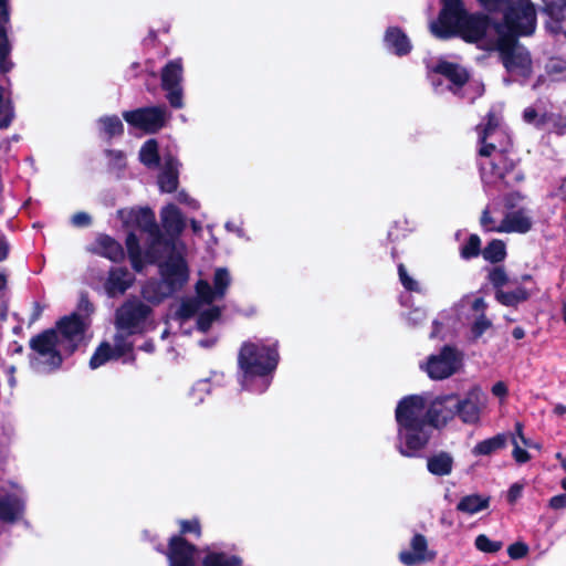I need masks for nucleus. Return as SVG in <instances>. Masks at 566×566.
I'll return each mask as SVG.
<instances>
[{"label":"nucleus","mask_w":566,"mask_h":566,"mask_svg":"<svg viewBox=\"0 0 566 566\" xmlns=\"http://www.w3.org/2000/svg\"><path fill=\"white\" fill-rule=\"evenodd\" d=\"M489 506V499L476 494L464 496L460 500L457 509L465 514H476Z\"/></svg>","instance_id":"bb28decb"},{"label":"nucleus","mask_w":566,"mask_h":566,"mask_svg":"<svg viewBox=\"0 0 566 566\" xmlns=\"http://www.w3.org/2000/svg\"><path fill=\"white\" fill-rule=\"evenodd\" d=\"M457 416V395H447L429 400V423L444 427Z\"/></svg>","instance_id":"2eb2a0df"},{"label":"nucleus","mask_w":566,"mask_h":566,"mask_svg":"<svg viewBox=\"0 0 566 566\" xmlns=\"http://www.w3.org/2000/svg\"><path fill=\"white\" fill-rule=\"evenodd\" d=\"M88 323L77 314L61 319L55 329L46 331L31 340L35 352L34 361L40 369H53L61 365L63 357L71 355L84 339Z\"/></svg>","instance_id":"7ed1b4c3"},{"label":"nucleus","mask_w":566,"mask_h":566,"mask_svg":"<svg viewBox=\"0 0 566 566\" xmlns=\"http://www.w3.org/2000/svg\"><path fill=\"white\" fill-rule=\"evenodd\" d=\"M398 274H399V280H400L401 284L403 285V287L406 290L416 291V292H418L420 290L419 283L413 277H411L409 275V273L407 272L403 264H399Z\"/></svg>","instance_id":"58836bf2"},{"label":"nucleus","mask_w":566,"mask_h":566,"mask_svg":"<svg viewBox=\"0 0 566 566\" xmlns=\"http://www.w3.org/2000/svg\"><path fill=\"white\" fill-rule=\"evenodd\" d=\"M453 468V458L447 452H440L430 457L427 469L433 475H449Z\"/></svg>","instance_id":"b1692460"},{"label":"nucleus","mask_w":566,"mask_h":566,"mask_svg":"<svg viewBox=\"0 0 566 566\" xmlns=\"http://www.w3.org/2000/svg\"><path fill=\"white\" fill-rule=\"evenodd\" d=\"M132 349L133 344L125 339L120 334H116L114 337V346L108 342L99 344L90 359V367L92 369H96L109 360L125 356L130 353Z\"/></svg>","instance_id":"ddd939ff"},{"label":"nucleus","mask_w":566,"mask_h":566,"mask_svg":"<svg viewBox=\"0 0 566 566\" xmlns=\"http://www.w3.org/2000/svg\"><path fill=\"white\" fill-rule=\"evenodd\" d=\"M525 336V332L522 327H515L513 329V337L515 339H522Z\"/></svg>","instance_id":"bf43d9fd"},{"label":"nucleus","mask_w":566,"mask_h":566,"mask_svg":"<svg viewBox=\"0 0 566 566\" xmlns=\"http://www.w3.org/2000/svg\"><path fill=\"white\" fill-rule=\"evenodd\" d=\"M490 327L491 322L482 314L474 321L472 333L475 337H480Z\"/></svg>","instance_id":"79ce46f5"},{"label":"nucleus","mask_w":566,"mask_h":566,"mask_svg":"<svg viewBox=\"0 0 566 566\" xmlns=\"http://www.w3.org/2000/svg\"><path fill=\"white\" fill-rule=\"evenodd\" d=\"M9 53V44L6 39V28L0 21V61L3 60Z\"/></svg>","instance_id":"49530a36"},{"label":"nucleus","mask_w":566,"mask_h":566,"mask_svg":"<svg viewBox=\"0 0 566 566\" xmlns=\"http://www.w3.org/2000/svg\"><path fill=\"white\" fill-rule=\"evenodd\" d=\"M482 6H484L489 10L495 9L500 1L499 0H479Z\"/></svg>","instance_id":"6e6d98bb"},{"label":"nucleus","mask_w":566,"mask_h":566,"mask_svg":"<svg viewBox=\"0 0 566 566\" xmlns=\"http://www.w3.org/2000/svg\"><path fill=\"white\" fill-rule=\"evenodd\" d=\"M531 293L524 287H516L512 292L496 290L495 298L505 306H516L518 303L526 301Z\"/></svg>","instance_id":"c85d7f7f"},{"label":"nucleus","mask_w":566,"mask_h":566,"mask_svg":"<svg viewBox=\"0 0 566 566\" xmlns=\"http://www.w3.org/2000/svg\"><path fill=\"white\" fill-rule=\"evenodd\" d=\"M180 531L184 534L193 533L197 536L200 535V524L197 520L180 521Z\"/></svg>","instance_id":"c03bdc74"},{"label":"nucleus","mask_w":566,"mask_h":566,"mask_svg":"<svg viewBox=\"0 0 566 566\" xmlns=\"http://www.w3.org/2000/svg\"><path fill=\"white\" fill-rule=\"evenodd\" d=\"M431 77L432 82L438 85H441L442 78H444L449 82V88L455 90L468 82L469 74L459 64L441 60L431 67Z\"/></svg>","instance_id":"4468645a"},{"label":"nucleus","mask_w":566,"mask_h":566,"mask_svg":"<svg viewBox=\"0 0 566 566\" xmlns=\"http://www.w3.org/2000/svg\"><path fill=\"white\" fill-rule=\"evenodd\" d=\"M8 244L4 240L0 239V261L4 260L8 255Z\"/></svg>","instance_id":"4d7b16f0"},{"label":"nucleus","mask_w":566,"mask_h":566,"mask_svg":"<svg viewBox=\"0 0 566 566\" xmlns=\"http://www.w3.org/2000/svg\"><path fill=\"white\" fill-rule=\"evenodd\" d=\"M544 10L553 18H564L566 11L565 0H542Z\"/></svg>","instance_id":"72a5a7b5"},{"label":"nucleus","mask_w":566,"mask_h":566,"mask_svg":"<svg viewBox=\"0 0 566 566\" xmlns=\"http://www.w3.org/2000/svg\"><path fill=\"white\" fill-rule=\"evenodd\" d=\"M480 155L483 157H492L481 164L482 179L486 185H497L503 182L506 186L523 179L518 171H514V161L507 157L505 151L499 150L495 143L500 138H504L505 134L499 129V118L493 115L489 116L488 125L479 132Z\"/></svg>","instance_id":"39448f33"},{"label":"nucleus","mask_w":566,"mask_h":566,"mask_svg":"<svg viewBox=\"0 0 566 566\" xmlns=\"http://www.w3.org/2000/svg\"><path fill=\"white\" fill-rule=\"evenodd\" d=\"M532 228V217L528 211L521 209L505 214L499 223V233H526Z\"/></svg>","instance_id":"f3484780"},{"label":"nucleus","mask_w":566,"mask_h":566,"mask_svg":"<svg viewBox=\"0 0 566 566\" xmlns=\"http://www.w3.org/2000/svg\"><path fill=\"white\" fill-rule=\"evenodd\" d=\"M182 63L180 60L169 62L161 72L163 88L168 92L167 98L175 108H181L182 102Z\"/></svg>","instance_id":"f8f14e48"},{"label":"nucleus","mask_w":566,"mask_h":566,"mask_svg":"<svg viewBox=\"0 0 566 566\" xmlns=\"http://www.w3.org/2000/svg\"><path fill=\"white\" fill-rule=\"evenodd\" d=\"M558 195L560 196L562 199L566 200V178L563 180L558 189Z\"/></svg>","instance_id":"680f3d73"},{"label":"nucleus","mask_w":566,"mask_h":566,"mask_svg":"<svg viewBox=\"0 0 566 566\" xmlns=\"http://www.w3.org/2000/svg\"><path fill=\"white\" fill-rule=\"evenodd\" d=\"M385 43L388 50L398 55L407 54L411 49L409 39L398 28H389L386 31Z\"/></svg>","instance_id":"4be33fe9"},{"label":"nucleus","mask_w":566,"mask_h":566,"mask_svg":"<svg viewBox=\"0 0 566 566\" xmlns=\"http://www.w3.org/2000/svg\"><path fill=\"white\" fill-rule=\"evenodd\" d=\"M0 14L3 15V22L6 23L8 18H7V12H6V8H4V0H0Z\"/></svg>","instance_id":"0e129e2a"},{"label":"nucleus","mask_w":566,"mask_h":566,"mask_svg":"<svg viewBox=\"0 0 566 566\" xmlns=\"http://www.w3.org/2000/svg\"><path fill=\"white\" fill-rule=\"evenodd\" d=\"M193 554L195 547L181 537L176 536L170 539L168 553L170 566H195Z\"/></svg>","instance_id":"a211bd4d"},{"label":"nucleus","mask_w":566,"mask_h":566,"mask_svg":"<svg viewBox=\"0 0 566 566\" xmlns=\"http://www.w3.org/2000/svg\"><path fill=\"white\" fill-rule=\"evenodd\" d=\"M482 255L486 261L492 263L501 262L506 256L505 244L501 240H492L482 251Z\"/></svg>","instance_id":"c756f323"},{"label":"nucleus","mask_w":566,"mask_h":566,"mask_svg":"<svg viewBox=\"0 0 566 566\" xmlns=\"http://www.w3.org/2000/svg\"><path fill=\"white\" fill-rule=\"evenodd\" d=\"M398 422V451L403 457H416L429 439V399L426 396H408L396 408Z\"/></svg>","instance_id":"20e7f679"},{"label":"nucleus","mask_w":566,"mask_h":566,"mask_svg":"<svg viewBox=\"0 0 566 566\" xmlns=\"http://www.w3.org/2000/svg\"><path fill=\"white\" fill-rule=\"evenodd\" d=\"M563 318L566 323V302L563 304Z\"/></svg>","instance_id":"774afa93"},{"label":"nucleus","mask_w":566,"mask_h":566,"mask_svg":"<svg viewBox=\"0 0 566 566\" xmlns=\"http://www.w3.org/2000/svg\"><path fill=\"white\" fill-rule=\"evenodd\" d=\"M220 315V310L218 307H209L206 311L200 312L197 325L198 329L201 332H206L211 323L216 321Z\"/></svg>","instance_id":"f704fd0d"},{"label":"nucleus","mask_w":566,"mask_h":566,"mask_svg":"<svg viewBox=\"0 0 566 566\" xmlns=\"http://www.w3.org/2000/svg\"><path fill=\"white\" fill-rule=\"evenodd\" d=\"M525 436L523 433V426L520 422H516L515 424V434L512 436V438H517V440L523 439Z\"/></svg>","instance_id":"13d9d810"},{"label":"nucleus","mask_w":566,"mask_h":566,"mask_svg":"<svg viewBox=\"0 0 566 566\" xmlns=\"http://www.w3.org/2000/svg\"><path fill=\"white\" fill-rule=\"evenodd\" d=\"M486 307L485 301L482 297H478L472 303V308L475 312H483Z\"/></svg>","instance_id":"603ef678"},{"label":"nucleus","mask_w":566,"mask_h":566,"mask_svg":"<svg viewBox=\"0 0 566 566\" xmlns=\"http://www.w3.org/2000/svg\"><path fill=\"white\" fill-rule=\"evenodd\" d=\"M481 240L476 234H472L468 242L461 249V255L464 259L476 256L480 252Z\"/></svg>","instance_id":"c9c22d12"},{"label":"nucleus","mask_w":566,"mask_h":566,"mask_svg":"<svg viewBox=\"0 0 566 566\" xmlns=\"http://www.w3.org/2000/svg\"><path fill=\"white\" fill-rule=\"evenodd\" d=\"M527 552H528L527 545H525L524 543H521V542L512 544L507 549L510 557L513 559H518V558L524 557L527 554Z\"/></svg>","instance_id":"37998d69"},{"label":"nucleus","mask_w":566,"mask_h":566,"mask_svg":"<svg viewBox=\"0 0 566 566\" xmlns=\"http://www.w3.org/2000/svg\"><path fill=\"white\" fill-rule=\"evenodd\" d=\"M161 221L165 230L170 234L180 233L185 226L180 211L172 205L163 209Z\"/></svg>","instance_id":"393cba45"},{"label":"nucleus","mask_w":566,"mask_h":566,"mask_svg":"<svg viewBox=\"0 0 566 566\" xmlns=\"http://www.w3.org/2000/svg\"><path fill=\"white\" fill-rule=\"evenodd\" d=\"M6 285V276L0 273V289H2Z\"/></svg>","instance_id":"338daca9"},{"label":"nucleus","mask_w":566,"mask_h":566,"mask_svg":"<svg viewBox=\"0 0 566 566\" xmlns=\"http://www.w3.org/2000/svg\"><path fill=\"white\" fill-rule=\"evenodd\" d=\"M461 366L460 355L451 347H444L438 354L428 357L422 365L431 379H446L455 374Z\"/></svg>","instance_id":"1a4fd4ad"},{"label":"nucleus","mask_w":566,"mask_h":566,"mask_svg":"<svg viewBox=\"0 0 566 566\" xmlns=\"http://www.w3.org/2000/svg\"><path fill=\"white\" fill-rule=\"evenodd\" d=\"M148 312V306L138 301H130L124 304L116 314L117 334H120L126 339V336L134 333L146 318Z\"/></svg>","instance_id":"9d476101"},{"label":"nucleus","mask_w":566,"mask_h":566,"mask_svg":"<svg viewBox=\"0 0 566 566\" xmlns=\"http://www.w3.org/2000/svg\"><path fill=\"white\" fill-rule=\"evenodd\" d=\"M511 442L513 444V451H512L513 459L520 464L526 463L527 461H530L531 455L525 449L522 448L521 441L517 440V438H511Z\"/></svg>","instance_id":"a19ab883"},{"label":"nucleus","mask_w":566,"mask_h":566,"mask_svg":"<svg viewBox=\"0 0 566 566\" xmlns=\"http://www.w3.org/2000/svg\"><path fill=\"white\" fill-rule=\"evenodd\" d=\"M94 251L115 262L124 258L120 244L107 235H99L96 239Z\"/></svg>","instance_id":"5701e85b"},{"label":"nucleus","mask_w":566,"mask_h":566,"mask_svg":"<svg viewBox=\"0 0 566 566\" xmlns=\"http://www.w3.org/2000/svg\"><path fill=\"white\" fill-rule=\"evenodd\" d=\"M436 554L428 548L424 536L417 534L411 538L409 548L399 553V560L406 566H417L434 558Z\"/></svg>","instance_id":"dca6fc26"},{"label":"nucleus","mask_w":566,"mask_h":566,"mask_svg":"<svg viewBox=\"0 0 566 566\" xmlns=\"http://www.w3.org/2000/svg\"><path fill=\"white\" fill-rule=\"evenodd\" d=\"M492 394L495 396V397H499L501 399V403L503 402V400L506 398L507 396V392H509V389H507V386L505 385V382L503 381H497L495 382L493 386H492V389H491Z\"/></svg>","instance_id":"de8ad7c7"},{"label":"nucleus","mask_w":566,"mask_h":566,"mask_svg":"<svg viewBox=\"0 0 566 566\" xmlns=\"http://www.w3.org/2000/svg\"><path fill=\"white\" fill-rule=\"evenodd\" d=\"M226 227H227V229H228L229 231H235V232H238V234H241V230H240L239 228H237L233 223L228 222V223L226 224Z\"/></svg>","instance_id":"69168bd1"},{"label":"nucleus","mask_w":566,"mask_h":566,"mask_svg":"<svg viewBox=\"0 0 566 566\" xmlns=\"http://www.w3.org/2000/svg\"><path fill=\"white\" fill-rule=\"evenodd\" d=\"M489 279L497 290H502V287L510 282L506 272L502 268L493 269L490 272Z\"/></svg>","instance_id":"ea45409f"},{"label":"nucleus","mask_w":566,"mask_h":566,"mask_svg":"<svg viewBox=\"0 0 566 566\" xmlns=\"http://www.w3.org/2000/svg\"><path fill=\"white\" fill-rule=\"evenodd\" d=\"M178 200L180 202H186V203H189V205H193V207L197 206L195 201L188 199V196L186 193H179Z\"/></svg>","instance_id":"e2e57ef3"},{"label":"nucleus","mask_w":566,"mask_h":566,"mask_svg":"<svg viewBox=\"0 0 566 566\" xmlns=\"http://www.w3.org/2000/svg\"><path fill=\"white\" fill-rule=\"evenodd\" d=\"M135 219L138 226L148 234L150 248L146 252L145 258H143L135 234L132 233L127 237L126 245L133 268L136 271H140L144 262H155L160 250L169 254L168 259L159 264L164 281V291L160 296H151L148 289L144 291L148 300L158 301L160 297L181 287L188 280V269L182 259L184 244L177 240L166 241L161 238L159 229L155 223L154 213L149 209L136 211Z\"/></svg>","instance_id":"f03ea898"},{"label":"nucleus","mask_w":566,"mask_h":566,"mask_svg":"<svg viewBox=\"0 0 566 566\" xmlns=\"http://www.w3.org/2000/svg\"><path fill=\"white\" fill-rule=\"evenodd\" d=\"M475 546L481 552L495 553L501 549L502 544L500 542H493L485 535H479L475 539Z\"/></svg>","instance_id":"4c0bfd02"},{"label":"nucleus","mask_w":566,"mask_h":566,"mask_svg":"<svg viewBox=\"0 0 566 566\" xmlns=\"http://www.w3.org/2000/svg\"><path fill=\"white\" fill-rule=\"evenodd\" d=\"M520 441H521L522 446L525 448H534V449L541 450V444L533 442L532 440L527 439L526 437H524Z\"/></svg>","instance_id":"5fc2aeb1"},{"label":"nucleus","mask_w":566,"mask_h":566,"mask_svg":"<svg viewBox=\"0 0 566 566\" xmlns=\"http://www.w3.org/2000/svg\"><path fill=\"white\" fill-rule=\"evenodd\" d=\"M554 412L557 416H564L566 413V406L562 403L556 405L554 408Z\"/></svg>","instance_id":"052dcab7"},{"label":"nucleus","mask_w":566,"mask_h":566,"mask_svg":"<svg viewBox=\"0 0 566 566\" xmlns=\"http://www.w3.org/2000/svg\"><path fill=\"white\" fill-rule=\"evenodd\" d=\"M75 227H86L91 223V217L85 212H77L72 217Z\"/></svg>","instance_id":"09e8293b"},{"label":"nucleus","mask_w":566,"mask_h":566,"mask_svg":"<svg viewBox=\"0 0 566 566\" xmlns=\"http://www.w3.org/2000/svg\"><path fill=\"white\" fill-rule=\"evenodd\" d=\"M158 184L163 191L172 192L178 185V163L171 157L164 158L163 171L158 177Z\"/></svg>","instance_id":"6ab92c4d"},{"label":"nucleus","mask_w":566,"mask_h":566,"mask_svg":"<svg viewBox=\"0 0 566 566\" xmlns=\"http://www.w3.org/2000/svg\"><path fill=\"white\" fill-rule=\"evenodd\" d=\"M488 406V397L480 386L471 387L463 398L457 396V416L463 423L478 424Z\"/></svg>","instance_id":"6e6552de"},{"label":"nucleus","mask_w":566,"mask_h":566,"mask_svg":"<svg viewBox=\"0 0 566 566\" xmlns=\"http://www.w3.org/2000/svg\"><path fill=\"white\" fill-rule=\"evenodd\" d=\"M23 512V501L17 495L0 499V520L12 523L19 520Z\"/></svg>","instance_id":"412c9836"},{"label":"nucleus","mask_w":566,"mask_h":566,"mask_svg":"<svg viewBox=\"0 0 566 566\" xmlns=\"http://www.w3.org/2000/svg\"><path fill=\"white\" fill-rule=\"evenodd\" d=\"M239 365L242 370V386L249 388L253 378H261L256 388L263 391L269 386L266 376L277 365V353L275 348L263 343H245L240 350Z\"/></svg>","instance_id":"423d86ee"},{"label":"nucleus","mask_w":566,"mask_h":566,"mask_svg":"<svg viewBox=\"0 0 566 566\" xmlns=\"http://www.w3.org/2000/svg\"><path fill=\"white\" fill-rule=\"evenodd\" d=\"M98 124L101 126V130L109 137L116 136V135H119L123 133V123L116 116L102 117L98 120Z\"/></svg>","instance_id":"2f4dec72"},{"label":"nucleus","mask_w":566,"mask_h":566,"mask_svg":"<svg viewBox=\"0 0 566 566\" xmlns=\"http://www.w3.org/2000/svg\"><path fill=\"white\" fill-rule=\"evenodd\" d=\"M123 116L129 125L147 133H155L165 125L167 113L165 107H149L126 112Z\"/></svg>","instance_id":"9b49d317"},{"label":"nucleus","mask_w":566,"mask_h":566,"mask_svg":"<svg viewBox=\"0 0 566 566\" xmlns=\"http://www.w3.org/2000/svg\"><path fill=\"white\" fill-rule=\"evenodd\" d=\"M523 116L525 122L538 127H545L552 120L546 114L538 115L533 108H526Z\"/></svg>","instance_id":"e433bc0d"},{"label":"nucleus","mask_w":566,"mask_h":566,"mask_svg":"<svg viewBox=\"0 0 566 566\" xmlns=\"http://www.w3.org/2000/svg\"><path fill=\"white\" fill-rule=\"evenodd\" d=\"M202 566H242V560L235 555L209 549L202 559Z\"/></svg>","instance_id":"a878e982"},{"label":"nucleus","mask_w":566,"mask_h":566,"mask_svg":"<svg viewBox=\"0 0 566 566\" xmlns=\"http://www.w3.org/2000/svg\"><path fill=\"white\" fill-rule=\"evenodd\" d=\"M13 118V109L10 99L0 87V128L8 127Z\"/></svg>","instance_id":"473e14b6"},{"label":"nucleus","mask_w":566,"mask_h":566,"mask_svg":"<svg viewBox=\"0 0 566 566\" xmlns=\"http://www.w3.org/2000/svg\"><path fill=\"white\" fill-rule=\"evenodd\" d=\"M133 282L132 274L125 269H114L109 272L105 290L109 296L124 293Z\"/></svg>","instance_id":"aec40b11"},{"label":"nucleus","mask_w":566,"mask_h":566,"mask_svg":"<svg viewBox=\"0 0 566 566\" xmlns=\"http://www.w3.org/2000/svg\"><path fill=\"white\" fill-rule=\"evenodd\" d=\"M140 161L147 167H155L158 164V145L155 139L147 140L139 151Z\"/></svg>","instance_id":"7c9ffc66"},{"label":"nucleus","mask_w":566,"mask_h":566,"mask_svg":"<svg viewBox=\"0 0 566 566\" xmlns=\"http://www.w3.org/2000/svg\"><path fill=\"white\" fill-rule=\"evenodd\" d=\"M481 226L486 231L497 232L499 224L490 217L489 210H484L481 216Z\"/></svg>","instance_id":"a18cd8bd"},{"label":"nucleus","mask_w":566,"mask_h":566,"mask_svg":"<svg viewBox=\"0 0 566 566\" xmlns=\"http://www.w3.org/2000/svg\"><path fill=\"white\" fill-rule=\"evenodd\" d=\"M507 436L504 433L496 434L490 439L479 442L472 450L474 455H489L492 452L505 447Z\"/></svg>","instance_id":"cd10ccee"},{"label":"nucleus","mask_w":566,"mask_h":566,"mask_svg":"<svg viewBox=\"0 0 566 566\" xmlns=\"http://www.w3.org/2000/svg\"><path fill=\"white\" fill-rule=\"evenodd\" d=\"M230 282L231 277L229 271L224 268H218L216 270L213 287H211L207 281H199L197 283V294L199 300H188L182 302L176 313V319L179 322L180 326L184 327L190 317L200 312V305L202 302L210 304L216 300L222 298L230 285Z\"/></svg>","instance_id":"0eeeda50"},{"label":"nucleus","mask_w":566,"mask_h":566,"mask_svg":"<svg viewBox=\"0 0 566 566\" xmlns=\"http://www.w3.org/2000/svg\"><path fill=\"white\" fill-rule=\"evenodd\" d=\"M549 505L553 509H560L566 506V496L565 495H556L551 499Z\"/></svg>","instance_id":"3c124183"},{"label":"nucleus","mask_w":566,"mask_h":566,"mask_svg":"<svg viewBox=\"0 0 566 566\" xmlns=\"http://www.w3.org/2000/svg\"><path fill=\"white\" fill-rule=\"evenodd\" d=\"M554 128L558 134H563L566 130V118H559L554 122Z\"/></svg>","instance_id":"864d4df0"},{"label":"nucleus","mask_w":566,"mask_h":566,"mask_svg":"<svg viewBox=\"0 0 566 566\" xmlns=\"http://www.w3.org/2000/svg\"><path fill=\"white\" fill-rule=\"evenodd\" d=\"M523 485L520 483L513 484L507 493V497L510 502H515L522 494Z\"/></svg>","instance_id":"8fccbe9b"},{"label":"nucleus","mask_w":566,"mask_h":566,"mask_svg":"<svg viewBox=\"0 0 566 566\" xmlns=\"http://www.w3.org/2000/svg\"><path fill=\"white\" fill-rule=\"evenodd\" d=\"M535 21V9L528 0L510 3L503 24H492L485 17H469L460 0H443V9L438 20L430 24V30L437 38L458 34L467 42L478 43L480 49L497 51L510 74L527 77L532 72V60L515 38L531 34Z\"/></svg>","instance_id":"f257e3e1"}]
</instances>
